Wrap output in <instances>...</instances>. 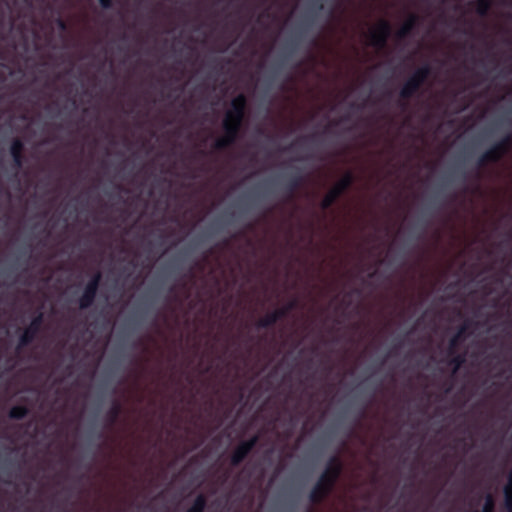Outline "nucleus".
I'll return each instance as SVG.
<instances>
[{"instance_id": "nucleus-9", "label": "nucleus", "mask_w": 512, "mask_h": 512, "mask_svg": "<svg viewBox=\"0 0 512 512\" xmlns=\"http://www.w3.org/2000/svg\"><path fill=\"white\" fill-rule=\"evenodd\" d=\"M303 183L304 177L300 171L297 170L289 176L287 182L284 185L287 201L294 199L296 191L303 185Z\"/></svg>"}, {"instance_id": "nucleus-32", "label": "nucleus", "mask_w": 512, "mask_h": 512, "mask_svg": "<svg viewBox=\"0 0 512 512\" xmlns=\"http://www.w3.org/2000/svg\"><path fill=\"white\" fill-rule=\"evenodd\" d=\"M315 138H316V135H311V136L304 137L303 140H314Z\"/></svg>"}, {"instance_id": "nucleus-18", "label": "nucleus", "mask_w": 512, "mask_h": 512, "mask_svg": "<svg viewBox=\"0 0 512 512\" xmlns=\"http://www.w3.org/2000/svg\"><path fill=\"white\" fill-rule=\"evenodd\" d=\"M29 414V409L23 405L13 406L8 413L9 418L13 420H22Z\"/></svg>"}, {"instance_id": "nucleus-10", "label": "nucleus", "mask_w": 512, "mask_h": 512, "mask_svg": "<svg viewBox=\"0 0 512 512\" xmlns=\"http://www.w3.org/2000/svg\"><path fill=\"white\" fill-rule=\"evenodd\" d=\"M98 287L87 283L84 287L83 293L79 298V307L87 309L91 307L96 299Z\"/></svg>"}, {"instance_id": "nucleus-5", "label": "nucleus", "mask_w": 512, "mask_h": 512, "mask_svg": "<svg viewBox=\"0 0 512 512\" xmlns=\"http://www.w3.org/2000/svg\"><path fill=\"white\" fill-rule=\"evenodd\" d=\"M44 322V314L39 311L34 315L30 324L24 329L23 333L20 335L18 339L17 349L20 350L28 345H30L37 335L39 334L41 327Z\"/></svg>"}, {"instance_id": "nucleus-35", "label": "nucleus", "mask_w": 512, "mask_h": 512, "mask_svg": "<svg viewBox=\"0 0 512 512\" xmlns=\"http://www.w3.org/2000/svg\"><path fill=\"white\" fill-rule=\"evenodd\" d=\"M401 345H402V343L400 342V343H398L397 345H395V347H394V348H400V347H401Z\"/></svg>"}, {"instance_id": "nucleus-13", "label": "nucleus", "mask_w": 512, "mask_h": 512, "mask_svg": "<svg viewBox=\"0 0 512 512\" xmlns=\"http://www.w3.org/2000/svg\"><path fill=\"white\" fill-rule=\"evenodd\" d=\"M247 104V97L243 93H240L231 100L228 111L245 119Z\"/></svg>"}, {"instance_id": "nucleus-17", "label": "nucleus", "mask_w": 512, "mask_h": 512, "mask_svg": "<svg viewBox=\"0 0 512 512\" xmlns=\"http://www.w3.org/2000/svg\"><path fill=\"white\" fill-rule=\"evenodd\" d=\"M207 506V498L204 494H199L194 499L192 505L186 512H204Z\"/></svg>"}, {"instance_id": "nucleus-23", "label": "nucleus", "mask_w": 512, "mask_h": 512, "mask_svg": "<svg viewBox=\"0 0 512 512\" xmlns=\"http://www.w3.org/2000/svg\"><path fill=\"white\" fill-rule=\"evenodd\" d=\"M297 306L296 300H291L284 306L274 310L279 318V320L285 318L294 308Z\"/></svg>"}, {"instance_id": "nucleus-31", "label": "nucleus", "mask_w": 512, "mask_h": 512, "mask_svg": "<svg viewBox=\"0 0 512 512\" xmlns=\"http://www.w3.org/2000/svg\"><path fill=\"white\" fill-rule=\"evenodd\" d=\"M505 505L509 512H512V496L504 495Z\"/></svg>"}, {"instance_id": "nucleus-11", "label": "nucleus", "mask_w": 512, "mask_h": 512, "mask_svg": "<svg viewBox=\"0 0 512 512\" xmlns=\"http://www.w3.org/2000/svg\"><path fill=\"white\" fill-rule=\"evenodd\" d=\"M421 87L422 85L410 76L401 87L399 96L403 100H409L419 92Z\"/></svg>"}, {"instance_id": "nucleus-24", "label": "nucleus", "mask_w": 512, "mask_h": 512, "mask_svg": "<svg viewBox=\"0 0 512 512\" xmlns=\"http://www.w3.org/2000/svg\"><path fill=\"white\" fill-rule=\"evenodd\" d=\"M495 501L491 494H487L485 498V503L481 512H494Z\"/></svg>"}, {"instance_id": "nucleus-30", "label": "nucleus", "mask_w": 512, "mask_h": 512, "mask_svg": "<svg viewBox=\"0 0 512 512\" xmlns=\"http://www.w3.org/2000/svg\"><path fill=\"white\" fill-rule=\"evenodd\" d=\"M103 9H109L113 5V0H98Z\"/></svg>"}, {"instance_id": "nucleus-33", "label": "nucleus", "mask_w": 512, "mask_h": 512, "mask_svg": "<svg viewBox=\"0 0 512 512\" xmlns=\"http://www.w3.org/2000/svg\"><path fill=\"white\" fill-rule=\"evenodd\" d=\"M324 8L322 3L317 4V9L320 11Z\"/></svg>"}, {"instance_id": "nucleus-25", "label": "nucleus", "mask_w": 512, "mask_h": 512, "mask_svg": "<svg viewBox=\"0 0 512 512\" xmlns=\"http://www.w3.org/2000/svg\"><path fill=\"white\" fill-rule=\"evenodd\" d=\"M101 279H102V275H101V272L100 271H96L92 276L91 278L89 279V281L87 283L89 284H92L94 286H97L99 288L100 286V282H101Z\"/></svg>"}, {"instance_id": "nucleus-3", "label": "nucleus", "mask_w": 512, "mask_h": 512, "mask_svg": "<svg viewBox=\"0 0 512 512\" xmlns=\"http://www.w3.org/2000/svg\"><path fill=\"white\" fill-rule=\"evenodd\" d=\"M512 148V134H505L500 140L495 142L487 149L477 160L478 168L485 167L489 163L499 162Z\"/></svg>"}, {"instance_id": "nucleus-4", "label": "nucleus", "mask_w": 512, "mask_h": 512, "mask_svg": "<svg viewBox=\"0 0 512 512\" xmlns=\"http://www.w3.org/2000/svg\"><path fill=\"white\" fill-rule=\"evenodd\" d=\"M354 181V174L351 171L346 172L323 197L320 202V208L324 211L330 209L338 199L350 189Z\"/></svg>"}, {"instance_id": "nucleus-15", "label": "nucleus", "mask_w": 512, "mask_h": 512, "mask_svg": "<svg viewBox=\"0 0 512 512\" xmlns=\"http://www.w3.org/2000/svg\"><path fill=\"white\" fill-rule=\"evenodd\" d=\"M279 321V318L275 311L267 313L264 317L260 318L256 322V327L258 329H266L275 325Z\"/></svg>"}, {"instance_id": "nucleus-21", "label": "nucleus", "mask_w": 512, "mask_h": 512, "mask_svg": "<svg viewBox=\"0 0 512 512\" xmlns=\"http://www.w3.org/2000/svg\"><path fill=\"white\" fill-rule=\"evenodd\" d=\"M329 469H336L339 472V475L341 476L343 471V463L338 455H333L328 459L324 470Z\"/></svg>"}, {"instance_id": "nucleus-1", "label": "nucleus", "mask_w": 512, "mask_h": 512, "mask_svg": "<svg viewBox=\"0 0 512 512\" xmlns=\"http://www.w3.org/2000/svg\"><path fill=\"white\" fill-rule=\"evenodd\" d=\"M243 123L244 118L227 110L222 121L224 134L215 141L213 148L215 150H224L234 145L240 136Z\"/></svg>"}, {"instance_id": "nucleus-28", "label": "nucleus", "mask_w": 512, "mask_h": 512, "mask_svg": "<svg viewBox=\"0 0 512 512\" xmlns=\"http://www.w3.org/2000/svg\"><path fill=\"white\" fill-rule=\"evenodd\" d=\"M13 166L15 167V169H20L22 166H23V163H24V156H17V157H13Z\"/></svg>"}, {"instance_id": "nucleus-16", "label": "nucleus", "mask_w": 512, "mask_h": 512, "mask_svg": "<svg viewBox=\"0 0 512 512\" xmlns=\"http://www.w3.org/2000/svg\"><path fill=\"white\" fill-rule=\"evenodd\" d=\"M431 74V67L428 64H424L421 67L417 68L414 73L411 75L419 84L422 86L427 81L428 77Z\"/></svg>"}, {"instance_id": "nucleus-29", "label": "nucleus", "mask_w": 512, "mask_h": 512, "mask_svg": "<svg viewBox=\"0 0 512 512\" xmlns=\"http://www.w3.org/2000/svg\"><path fill=\"white\" fill-rule=\"evenodd\" d=\"M56 25L59 28V30H61V31H66L67 30V23L61 17H58L56 19Z\"/></svg>"}, {"instance_id": "nucleus-20", "label": "nucleus", "mask_w": 512, "mask_h": 512, "mask_svg": "<svg viewBox=\"0 0 512 512\" xmlns=\"http://www.w3.org/2000/svg\"><path fill=\"white\" fill-rule=\"evenodd\" d=\"M9 152L11 157L24 156V143L20 138H14L11 142Z\"/></svg>"}, {"instance_id": "nucleus-22", "label": "nucleus", "mask_w": 512, "mask_h": 512, "mask_svg": "<svg viewBox=\"0 0 512 512\" xmlns=\"http://www.w3.org/2000/svg\"><path fill=\"white\" fill-rule=\"evenodd\" d=\"M493 0H477L476 13L481 17H486L492 6Z\"/></svg>"}, {"instance_id": "nucleus-6", "label": "nucleus", "mask_w": 512, "mask_h": 512, "mask_svg": "<svg viewBox=\"0 0 512 512\" xmlns=\"http://www.w3.org/2000/svg\"><path fill=\"white\" fill-rule=\"evenodd\" d=\"M391 31L392 28L389 21L385 19L380 20L377 26L369 32L370 45L377 49L385 48Z\"/></svg>"}, {"instance_id": "nucleus-8", "label": "nucleus", "mask_w": 512, "mask_h": 512, "mask_svg": "<svg viewBox=\"0 0 512 512\" xmlns=\"http://www.w3.org/2000/svg\"><path fill=\"white\" fill-rule=\"evenodd\" d=\"M471 322L465 320L457 329V332L449 339L448 354H453L457 351L460 344L466 339Z\"/></svg>"}, {"instance_id": "nucleus-34", "label": "nucleus", "mask_w": 512, "mask_h": 512, "mask_svg": "<svg viewBox=\"0 0 512 512\" xmlns=\"http://www.w3.org/2000/svg\"><path fill=\"white\" fill-rule=\"evenodd\" d=\"M103 436H104V435H103V433H102V432H100V433L98 434V439H102V438H103Z\"/></svg>"}, {"instance_id": "nucleus-2", "label": "nucleus", "mask_w": 512, "mask_h": 512, "mask_svg": "<svg viewBox=\"0 0 512 512\" xmlns=\"http://www.w3.org/2000/svg\"><path fill=\"white\" fill-rule=\"evenodd\" d=\"M339 478L336 469L323 470L309 493V501L315 505L321 504L333 492Z\"/></svg>"}, {"instance_id": "nucleus-19", "label": "nucleus", "mask_w": 512, "mask_h": 512, "mask_svg": "<svg viewBox=\"0 0 512 512\" xmlns=\"http://www.w3.org/2000/svg\"><path fill=\"white\" fill-rule=\"evenodd\" d=\"M450 356L449 364L453 366V371L457 372L460 367L466 362V354L465 353H457V351L453 354H448Z\"/></svg>"}, {"instance_id": "nucleus-7", "label": "nucleus", "mask_w": 512, "mask_h": 512, "mask_svg": "<svg viewBox=\"0 0 512 512\" xmlns=\"http://www.w3.org/2000/svg\"><path fill=\"white\" fill-rule=\"evenodd\" d=\"M259 442V435H253L247 440L241 441L230 456V464L233 467L239 466L247 456L252 452Z\"/></svg>"}, {"instance_id": "nucleus-26", "label": "nucleus", "mask_w": 512, "mask_h": 512, "mask_svg": "<svg viewBox=\"0 0 512 512\" xmlns=\"http://www.w3.org/2000/svg\"><path fill=\"white\" fill-rule=\"evenodd\" d=\"M101 279H102V275H101V272L100 271H96L92 276L91 278L89 279V281L87 283L89 284H92L94 286H97L99 288L100 286V282H101Z\"/></svg>"}, {"instance_id": "nucleus-12", "label": "nucleus", "mask_w": 512, "mask_h": 512, "mask_svg": "<svg viewBox=\"0 0 512 512\" xmlns=\"http://www.w3.org/2000/svg\"><path fill=\"white\" fill-rule=\"evenodd\" d=\"M419 23V17L416 14H411L408 19L403 23L400 29L396 32V38L403 40L410 36Z\"/></svg>"}, {"instance_id": "nucleus-27", "label": "nucleus", "mask_w": 512, "mask_h": 512, "mask_svg": "<svg viewBox=\"0 0 512 512\" xmlns=\"http://www.w3.org/2000/svg\"><path fill=\"white\" fill-rule=\"evenodd\" d=\"M504 495L512 496V471L508 474V481L504 487Z\"/></svg>"}, {"instance_id": "nucleus-14", "label": "nucleus", "mask_w": 512, "mask_h": 512, "mask_svg": "<svg viewBox=\"0 0 512 512\" xmlns=\"http://www.w3.org/2000/svg\"><path fill=\"white\" fill-rule=\"evenodd\" d=\"M122 413V404L119 400L114 399L110 409L106 413V424L107 427H114Z\"/></svg>"}]
</instances>
